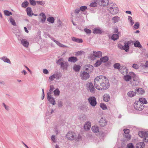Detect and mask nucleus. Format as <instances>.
<instances>
[{
  "label": "nucleus",
  "mask_w": 148,
  "mask_h": 148,
  "mask_svg": "<svg viewBox=\"0 0 148 148\" xmlns=\"http://www.w3.org/2000/svg\"><path fill=\"white\" fill-rule=\"evenodd\" d=\"M94 85L98 90H104L109 87V80L106 76L99 75L96 77L94 79Z\"/></svg>",
  "instance_id": "nucleus-1"
},
{
  "label": "nucleus",
  "mask_w": 148,
  "mask_h": 148,
  "mask_svg": "<svg viewBox=\"0 0 148 148\" xmlns=\"http://www.w3.org/2000/svg\"><path fill=\"white\" fill-rule=\"evenodd\" d=\"M109 12L112 14H116L118 11V8L115 4H112L109 8L108 9Z\"/></svg>",
  "instance_id": "nucleus-2"
},
{
  "label": "nucleus",
  "mask_w": 148,
  "mask_h": 148,
  "mask_svg": "<svg viewBox=\"0 0 148 148\" xmlns=\"http://www.w3.org/2000/svg\"><path fill=\"white\" fill-rule=\"evenodd\" d=\"M66 138L68 140H72L76 138V134L72 132H69L66 134Z\"/></svg>",
  "instance_id": "nucleus-3"
},
{
  "label": "nucleus",
  "mask_w": 148,
  "mask_h": 148,
  "mask_svg": "<svg viewBox=\"0 0 148 148\" xmlns=\"http://www.w3.org/2000/svg\"><path fill=\"white\" fill-rule=\"evenodd\" d=\"M136 75L134 73L132 72H130L129 73V75H125L124 76L123 79L125 80L127 82L129 81L132 78H133V80H135V77Z\"/></svg>",
  "instance_id": "nucleus-4"
},
{
  "label": "nucleus",
  "mask_w": 148,
  "mask_h": 148,
  "mask_svg": "<svg viewBox=\"0 0 148 148\" xmlns=\"http://www.w3.org/2000/svg\"><path fill=\"white\" fill-rule=\"evenodd\" d=\"M57 63L61 65L63 69H66L68 66V64L66 62H64L63 59L62 58L59 59L57 62Z\"/></svg>",
  "instance_id": "nucleus-5"
},
{
  "label": "nucleus",
  "mask_w": 148,
  "mask_h": 148,
  "mask_svg": "<svg viewBox=\"0 0 148 148\" xmlns=\"http://www.w3.org/2000/svg\"><path fill=\"white\" fill-rule=\"evenodd\" d=\"M134 107L136 110H141L144 108L142 103L141 102L138 101L134 103Z\"/></svg>",
  "instance_id": "nucleus-6"
},
{
  "label": "nucleus",
  "mask_w": 148,
  "mask_h": 148,
  "mask_svg": "<svg viewBox=\"0 0 148 148\" xmlns=\"http://www.w3.org/2000/svg\"><path fill=\"white\" fill-rule=\"evenodd\" d=\"M99 125L101 127H103L107 124V122L105 118L101 117L98 121Z\"/></svg>",
  "instance_id": "nucleus-7"
},
{
  "label": "nucleus",
  "mask_w": 148,
  "mask_h": 148,
  "mask_svg": "<svg viewBox=\"0 0 148 148\" xmlns=\"http://www.w3.org/2000/svg\"><path fill=\"white\" fill-rule=\"evenodd\" d=\"M88 101L90 105L95 106L97 104L96 98L95 97H91L89 98Z\"/></svg>",
  "instance_id": "nucleus-8"
},
{
  "label": "nucleus",
  "mask_w": 148,
  "mask_h": 148,
  "mask_svg": "<svg viewBox=\"0 0 148 148\" xmlns=\"http://www.w3.org/2000/svg\"><path fill=\"white\" fill-rule=\"evenodd\" d=\"M81 77L82 79L85 80L88 78L89 77V75L88 73L84 72L81 75Z\"/></svg>",
  "instance_id": "nucleus-9"
},
{
  "label": "nucleus",
  "mask_w": 148,
  "mask_h": 148,
  "mask_svg": "<svg viewBox=\"0 0 148 148\" xmlns=\"http://www.w3.org/2000/svg\"><path fill=\"white\" fill-rule=\"evenodd\" d=\"M47 99L49 101H50V103L53 105H54L55 104V101L54 99L51 97V93L50 92L47 93Z\"/></svg>",
  "instance_id": "nucleus-10"
},
{
  "label": "nucleus",
  "mask_w": 148,
  "mask_h": 148,
  "mask_svg": "<svg viewBox=\"0 0 148 148\" xmlns=\"http://www.w3.org/2000/svg\"><path fill=\"white\" fill-rule=\"evenodd\" d=\"M21 44L25 47H27L29 45V42L26 39H22L21 41Z\"/></svg>",
  "instance_id": "nucleus-11"
},
{
  "label": "nucleus",
  "mask_w": 148,
  "mask_h": 148,
  "mask_svg": "<svg viewBox=\"0 0 148 148\" xmlns=\"http://www.w3.org/2000/svg\"><path fill=\"white\" fill-rule=\"evenodd\" d=\"M148 132L143 131H140L138 133V135L141 137L144 138L147 135Z\"/></svg>",
  "instance_id": "nucleus-12"
},
{
  "label": "nucleus",
  "mask_w": 148,
  "mask_h": 148,
  "mask_svg": "<svg viewBox=\"0 0 148 148\" xmlns=\"http://www.w3.org/2000/svg\"><path fill=\"white\" fill-rule=\"evenodd\" d=\"M88 89L91 92H92L95 90V88L92 83H88L87 84Z\"/></svg>",
  "instance_id": "nucleus-13"
},
{
  "label": "nucleus",
  "mask_w": 148,
  "mask_h": 148,
  "mask_svg": "<svg viewBox=\"0 0 148 148\" xmlns=\"http://www.w3.org/2000/svg\"><path fill=\"white\" fill-rule=\"evenodd\" d=\"M130 44L129 42H125L124 43V45L123 46V50H124L126 52L129 51V45Z\"/></svg>",
  "instance_id": "nucleus-14"
},
{
  "label": "nucleus",
  "mask_w": 148,
  "mask_h": 148,
  "mask_svg": "<svg viewBox=\"0 0 148 148\" xmlns=\"http://www.w3.org/2000/svg\"><path fill=\"white\" fill-rule=\"evenodd\" d=\"M93 55L95 57L100 58L102 56V53L100 51L96 52L94 51L93 52Z\"/></svg>",
  "instance_id": "nucleus-15"
},
{
  "label": "nucleus",
  "mask_w": 148,
  "mask_h": 148,
  "mask_svg": "<svg viewBox=\"0 0 148 148\" xmlns=\"http://www.w3.org/2000/svg\"><path fill=\"white\" fill-rule=\"evenodd\" d=\"M91 127V123L89 121H87L85 123L84 127L85 129L86 130H89Z\"/></svg>",
  "instance_id": "nucleus-16"
},
{
  "label": "nucleus",
  "mask_w": 148,
  "mask_h": 148,
  "mask_svg": "<svg viewBox=\"0 0 148 148\" xmlns=\"http://www.w3.org/2000/svg\"><path fill=\"white\" fill-rule=\"evenodd\" d=\"M110 97L109 95L107 94H105L103 96V99L106 102H108L110 99Z\"/></svg>",
  "instance_id": "nucleus-17"
},
{
  "label": "nucleus",
  "mask_w": 148,
  "mask_h": 148,
  "mask_svg": "<svg viewBox=\"0 0 148 148\" xmlns=\"http://www.w3.org/2000/svg\"><path fill=\"white\" fill-rule=\"evenodd\" d=\"M26 12L27 15L29 16H31L32 15H34V14L32 12L31 8L30 7H28L26 9Z\"/></svg>",
  "instance_id": "nucleus-18"
},
{
  "label": "nucleus",
  "mask_w": 148,
  "mask_h": 148,
  "mask_svg": "<svg viewBox=\"0 0 148 148\" xmlns=\"http://www.w3.org/2000/svg\"><path fill=\"white\" fill-rule=\"evenodd\" d=\"M100 1L101 2V3H100V4L103 6L107 5L109 3L108 0H100Z\"/></svg>",
  "instance_id": "nucleus-19"
},
{
  "label": "nucleus",
  "mask_w": 148,
  "mask_h": 148,
  "mask_svg": "<svg viewBox=\"0 0 148 148\" xmlns=\"http://www.w3.org/2000/svg\"><path fill=\"white\" fill-rule=\"evenodd\" d=\"M143 142H140L137 143L136 145V148H143L145 146Z\"/></svg>",
  "instance_id": "nucleus-20"
},
{
  "label": "nucleus",
  "mask_w": 148,
  "mask_h": 148,
  "mask_svg": "<svg viewBox=\"0 0 148 148\" xmlns=\"http://www.w3.org/2000/svg\"><path fill=\"white\" fill-rule=\"evenodd\" d=\"M92 131L94 132L97 133L99 131V127L96 126H92L91 128Z\"/></svg>",
  "instance_id": "nucleus-21"
},
{
  "label": "nucleus",
  "mask_w": 148,
  "mask_h": 148,
  "mask_svg": "<svg viewBox=\"0 0 148 148\" xmlns=\"http://www.w3.org/2000/svg\"><path fill=\"white\" fill-rule=\"evenodd\" d=\"M71 39L73 41L81 43L82 42H83L82 40V39L77 38L74 37H72Z\"/></svg>",
  "instance_id": "nucleus-22"
},
{
  "label": "nucleus",
  "mask_w": 148,
  "mask_h": 148,
  "mask_svg": "<svg viewBox=\"0 0 148 148\" xmlns=\"http://www.w3.org/2000/svg\"><path fill=\"white\" fill-rule=\"evenodd\" d=\"M77 60L76 57H71L68 59V61L71 62H75Z\"/></svg>",
  "instance_id": "nucleus-23"
},
{
  "label": "nucleus",
  "mask_w": 148,
  "mask_h": 148,
  "mask_svg": "<svg viewBox=\"0 0 148 148\" xmlns=\"http://www.w3.org/2000/svg\"><path fill=\"white\" fill-rule=\"evenodd\" d=\"M1 59L3 60L4 62L10 64L11 62L10 60L5 57H3L1 58Z\"/></svg>",
  "instance_id": "nucleus-24"
},
{
  "label": "nucleus",
  "mask_w": 148,
  "mask_h": 148,
  "mask_svg": "<svg viewBox=\"0 0 148 148\" xmlns=\"http://www.w3.org/2000/svg\"><path fill=\"white\" fill-rule=\"evenodd\" d=\"M102 32L101 30L99 28H95L93 30V33L94 34H101Z\"/></svg>",
  "instance_id": "nucleus-25"
},
{
  "label": "nucleus",
  "mask_w": 148,
  "mask_h": 148,
  "mask_svg": "<svg viewBox=\"0 0 148 148\" xmlns=\"http://www.w3.org/2000/svg\"><path fill=\"white\" fill-rule=\"evenodd\" d=\"M73 69L74 71L76 72L79 71L81 67L80 66L76 64H75L73 66Z\"/></svg>",
  "instance_id": "nucleus-26"
},
{
  "label": "nucleus",
  "mask_w": 148,
  "mask_h": 148,
  "mask_svg": "<svg viewBox=\"0 0 148 148\" xmlns=\"http://www.w3.org/2000/svg\"><path fill=\"white\" fill-rule=\"evenodd\" d=\"M54 41L55 42L56 44L59 47H66V48H68V47L64 45H63L60 42H58V41L54 40Z\"/></svg>",
  "instance_id": "nucleus-27"
},
{
  "label": "nucleus",
  "mask_w": 148,
  "mask_h": 148,
  "mask_svg": "<svg viewBox=\"0 0 148 148\" xmlns=\"http://www.w3.org/2000/svg\"><path fill=\"white\" fill-rule=\"evenodd\" d=\"M136 94V93L132 91H130L127 93V95L130 97H132L134 96Z\"/></svg>",
  "instance_id": "nucleus-28"
},
{
  "label": "nucleus",
  "mask_w": 148,
  "mask_h": 148,
  "mask_svg": "<svg viewBox=\"0 0 148 148\" xmlns=\"http://www.w3.org/2000/svg\"><path fill=\"white\" fill-rule=\"evenodd\" d=\"M141 103L146 104L147 103V102L145 99L143 98H141L139 99V101Z\"/></svg>",
  "instance_id": "nucleus-29"
},
{
  "label": "nucleus",
  "mask_w": 148,
  "mask_h": 148,
  "mask_svg": "<svg viewBox=\"0 0 148 148\" xmlns=\"http://www.w3.org/2000/svg\"><path fill=\"white\" fill-rule=\"evenodd\" d=\"M108 60V58L107 56H105L100 59V60L101 62H105Z\"/></svg>",
  "instance_id": "nucleus-30"
},
{
  "label": "nucleus",
  "mask_w": 148,
  "mask_h": 148,
  "mask_svg": "<svg viewBox=\"0 0 148 148\" xmlns=\"http://www.w3.org/2000/svg\"><path fill=\"white\" fill-rule=\"evenodd\" d=\"M136 91L140 94H142L144 92V90L142 88H139L136 90Z\"/></svg>",
  "instance_id": "nucleus-31"
},
{
  "label": "nucleus",
  "mask_w": 148,
  "mask_h": 148,
  "mask_svg": "<svg viewBox=\"0 0 148 148\" xmlns=\"http://www.w3.org/2000/svg\"><path fill=\"white\" fill-rule=\"evenodd\" d=\"M134 46L138 47H141L142 46L140 42L138 41H136L134 43Z\"/></svg>",
  "instance_id": "nucleus-32"
},
{
  "label": "nucleus",
  "mask_w": 148,
  "mask_h": 148,
  "mask_svg": "<svg viewBox=\"0 0 148 148\" xmlns=\"http://www.w3.org/2000/svg\"><path fill=\"white\" fill-rule=\"evenodd\" d=\"M29 3L26 1H25L22 4L21 6L24 8H25L28 5Z\"/></svg>",
  "instance_id": "nucleus-33"
},
{
  "label": "nucleus",
  "mask_w": 148,
  "mask_h": 148,
  "mask_svg": "<svg viewBox=\"0 0 148 148\" xmlns=\"http://www.w3.org/2000/svg\"><path fill=\"white\" fill-rule=\"evenodd\" d=\"M119 38V35L117 34H114L112 35V39L113 40H115L118 39Z\"/></svg>",
  "instance_id": "nucleus-34"
},
{
  "label": "nucleus",
  "mask_w": 148,
  "mask_h": 148,
  "mask_svg": "<svg viewBox=\"0 0 148 148\" xmlns=\"http://www.w3.org/2000/svg\"><path fill=\"white\" fill-rule=\"evenodd\" d=\"M10 21L11 23L14 26H16V24L15 20L11 16L10 18Z\"/></svg>",
  "instance_id": "nucleus-35"
},
{
  "label": "nucleus",
  "mask_w": 148,
  "mask_h": 148,
  "mask_svg": "<svg viewBox=\"0 0 148 148\" xmlns=\"http://www.w3.org/2000/svg\"><path fill=\"white\" fill-rule=\"evenodd\" d=\"M54 19L53 17H49L47 18V21L51 23H53L54 22Z\"/></svg>",
  "instance_id": "nucleus-36"
},
{
  "label": "nucleus",
  "mask_w": 148,
  "mask_h": 148,
  "mask_svg": "<svg viewBox=\"0 0 148 148\" xmlns=\"http://www.w3.org/2000/svg\"><path fill=\"white\" fill-rule=\"evenodd\" d=\"M120 71L121 73L124 74L125 73V72L127 73L128 72L127 69L125 67L123 69H120Z\"/></svg>",
  "instance_id": "nucleus-37"
},
{
  "label": "nucleus",
  "mask_w": 148,
  "mask_h": 148,
  "mask_svg": "<svg viewBox=\"0 0 148 148\" xmlns=\"http://www.w3.org/2000/svg\"><path fill=\"white\" fill-rule=\"evenodd\" d=\"M57 74H53V75H51V76L49 77V79L51 81L53 80L54 79H55V78H56V77H57Z\"/></svg>",
  "instance_id": "nucleus-38"
},
{
  "label": "nucleus",
  "mask_w": 148,
  "mask_h": 148,
  "mask_svg": "<svg viewBox=\"0 0 148 148\" xmlns=\"http://www.w3.org/2000/svg\"><path fill=\"white\" fill-rule=\"evenodd\" d=\"M112 20L114 23H116L119 20V18L118 16H114L113 17Z\"/></svg>",
  "instance_id": "nucleus-39"
},
{
  "label": "nucleus",
  "mask_w": 148,
  "mask_h": 148,
  "mask_svg": "<svg viewBox=\"0 0 148 148\" xmlns=\"http://www.w3.org/2000/svg\"><path fill=\"white\" fill-rule=\"evenodd\" d=\"M100 107L103 110H106L107 109V107L106 105L103 103H101L100 104Z\"/></svg>",
  "instance_id": "nucleus-40"
},
{
  "label": "nucleus",
  "mask_w": 148,
  "mask_h": 148,
  "mask_svg": "<svg viewBox=\"0 0 148 148\" xmlns=\"http://www.w3.org/2000/svg\"><path fill=\"white\" fill-rule=\"evenodd\" d=\"M114 67L115 69H119L120 68L121 66L119 63H116L114 64Z\"/></svg>",
  "instance_id": "nucleus-41"
},
{
  "label": "nucleus",
  "mask_w": 148,
  "mask_h": 148,
  "mask_svg": "<svg viewBox=\"0 0 148 148\" xmlns=\"http://www.w3.org/2000/svg\"><path fill=\"white\" fill-rule=\"evenodd\" d=\"M101 62L100 60H97L94 66L95 67H97L101 64Z\"/></svg>",
  "instance_id": "nucleus-42"
},
{
  "label": "nucleus",
  "mask_w": 148,
  "mask_h": 148,
  "mask_svg": "<svg viewBox=\"0 0 148 148\" xmlns=\"http://www.w3.org/2000/svg\"><path fill=\"white\" fill-rule=\"evenodd\" d=\"M91 67H92V66L90 65H86L84 67V69L85 70L88 71L90 70L89 68H90Z\"/></svg>",
  "instance_id": "nucleus-43"
},
{
  "label": "nucleus",
  "mask_w": 148,
  "mask_h": 148,
  "mask_svg": "<svg viewBox=\"0 0 148 148\" xmlns=\"http://www.w3.org/2000/svg\"><path fill=\"white\" fill-rule=\"evenodd\" d=\"M4 14L6 16H10V15H12V13L8 10H4Z\"/></svg>",
  "instance_id": "nucleus-44"
},
{
  "label": "nucleus",
  "mask_w": 148,
  "mask_h": 148,
  "mask_svg": "<svg viewBox=\"0 0 148 148\" xmlns=\"http://www.w3.org/2000/svg\"><path fill=\"white\" fill-rule=\"evenodd\" d=\"M54 95L55 96H58L60 94V91L58 89H56L54 91Z\"/></svg>",
  "instance_id": "nucleus-45"
},
{
  "label": "nucleus",
  "mask_w": 148,
  "mask_h": 148,
  "mask_svg": "<svg viewBox=\"0 0 148 148\" xmlns=\"http://www.w3.org/2000/svg\"><path fill=\"white\" fill-rule=\"evenodd\" d=\"M87 8V7L85 6H82L80 7V10L82 11H84Z\"/></svg>",
  "instance_id": "nucleus-46"
},
{
  "label": "nucleus",
  "mask_w": 148,
  "mask_h": 148,
  "mask_svg": "<svg viewBox=\"0 0 148 148\" xmlns=\"http://www.w3.org/2000/svg\"><path fill=\"white\" fill-rule=\"evenodd\" d=\"M127 148H134L133 144L132 143H129L127 145Z\"/></svg>",
  "instance_id": "nucleus-47"
},
{
  "label": "nucleus",
  "mask_w": 148,
  "mask_h": 148,
  "mask_svg": "<svg viewBox=\"0 0 148 148\" xmlns=\"http://www.w3.org/2000/svg\"><path fill=\"white\" fill-rule=\"evenodd\" d=\"M83 51H79L76 53L75 55L76 56H78L79 55H81L83 53H84Z\"/></svg>",
  "instance_id": "nucleus-48"
},
{
  "label": "nucleus",
  "mask_w": 148,
  "mask_h": 148,
  "mask_svg": "<svg viewBox=\"0 0 148 148\" xmlns=\"http://www.w3.org/2000/svg\"><path fill=\"white\" fill-rule=\"evenodd\" d=\"M139 27V24L138 22L136 23L134 26V28L135 29H138Z\"/></svg>",
  "instance_id": "nucleus-49"
},
{
  "label": "nucleus",
  "mask_w": 148,
  "mask_h": 148,
  "mask_svg": "<svg viewBox=\"0 0 148 148\" xmlns=\"http://www.w3.org/2000/svg\"><path fill=\"white\" fill-rule=\"evenodd\" d=\"M132 67L136 69H138L139 68V66L137 64H133Z\"/></svg>",
  "instance_id": "nucleus-50"
},
{
  "label": "nucleus",
  "mask_w": 148,
  "mask_h": 148,
  "mask_svg": "<svg viewBox=\"0 0 148 148\" xmlns=\"http://www.w3.org/2000/svg\"><path fill=\"white\" fill-rule=\"evenodd\" d=\"M36 3L38 4H40L41 5H43L45 3V2L42 1H38L36 2Z\"/></svg>",
  "instance_id": "nucleus-51"
},
{
  "label": "nucleus",
  "mask_w": 148,
  "mask_h": 148,
  "mask_svg": "<svg viewBox=\"0 0 148 148\" xmlns=\"http://www.w3.org/2000/svg\"><path fill=\"white\" fill-rule=\"evenodd\" d=\"M30 4L33 5H35L36 4V1L34 0H29Z\"/></svg>",
  "instance_id": "nucleus-52"
},
{
  "label": "nucleus",
  "mask_w": 148,
  "mask_h": 148,
  "mask_svg": "<svg viewBox=\"0 0 148 148\" xmlns=\"http://www.w3.org/2000/svg\"><path fill=\"white\" fill-rule=\"evenodd\" d=\"M97 5V3L96 2H93L91 3L90 6L92 7H95Z\"/></svg>",
  "instance_id": "nucleus-53"
},
{
  "label": "nucleus",
  "mask_w": 148,
  "mask_h": 148,
  "mask_svg": "<svg viewBox=\"0 0 148 148\" xmlns=\"http://www.w3.org/2000/svg\"><path fill=\"white\" fill-rule=\"evenodd\" d=\"M143 140L145 142H148V133L147 135L143 138Z\"/></svg>",
  "instance_id": "nucleus-54"
},
{
  "label": "nucleus",
  "mask_w": 148,
  "mask_h": 148,
  "mask_svg": "<svg viewBox=\"0 0 148 148\" xmlns=\"http://www.w3.org/2000/svg\"><path fill=\"white\" fill-rule=\"evenodd\" d=\"M84 31L87 34H90L91 32V31L90 29H84Z\"/></svg>",
  "instance_id": "nucleus-55"
},
{
  "label": "nucleus",
  "mask_w": 148,
  "mask_h": 148,
  "mask_svg": "<svg viewBox=\"0 0 148 148\" xmlns=\"http://www.w3.org/2000/svg\"><path fill=\"white\" fill-rule=\"evenodd\" d=\"M123 131L126 134H128L130 132V130L127 129H124Z\"/></svg>",
  "instance_id": "nucleus-56"
},
{
  "label": "nucleus",
  "mask_w": 148,
  "mask_h": 148,
  "mask_svg": "<svg viewBox=\"0 0 148 148\" xmlns=\"http://www.w3.org/2000/svg\"><path fill=\"white\" fill-rule=\"evenodd\" d=\"M125 137L128 140H130L131 138V136L129 134L125 135Z\"/></svg>",
  "instance_id": "nucleus-57"
},
{
  "label": "nucleus",
  "mask_w": 148,
  "mask_h": 148,
  "mask_svg": "<svg viewBox=\"0 0 148 148\" xmlns=\"http://www.w3.org/2000/svg\"><path fill=\"white\" fill-rule=\"evenodd\" d=\"M54 89V87L53 86V85H51L50 86V89L49 90V92H50L51 93V92H52L53 90Z\"/></svg>",
  "instance_id": "nucleus-58"
},
{
  "label": "nucleus",
  "mask_w": 148,
  "mask_h": 148,
  "mask_svg": "<svg viewBox=\"0 0 148 148\" xmlns=\"http://www.w3.org/2000/svg\"><path fill=\"white\" fill-rule=\"evenodd\" d=\"M55 137V136L53 135L52 136L51 138L52 140L54 143L56 142V140Z\"/></svg>",
  "instance_id": "nucleus-59"
},
{
  "label": "nucleus",
  "mask_w": 148,
  "mask_h": 148,
  "mask_svg": "<svg viewBox=\"0 0 148 148\" xmlns=\"http://www.w3.org/2000/svg\"><path fill=\"white\" fill-rule=\"evenodd\" d=\"M40 16H42V18H45L46 16L45 14L43 13H41L40 14Z\"/></svg>",
  "instance_id": "nucleus-60"
},
{
  "label": "nucleus",
  "mask_w": 148,
  "mask_h": 148,
  "mask_svg": "<svg viewBox=\"0 0 148 148\" xmlns=\"http://www.w3.org/2000/svg\"><path fill=\"white\" fill-rule=\"evenodd\" d=\"M43 73L45 74H47L48 73V70L46 69H43Z\"/></svg>",
  "instance_id": "nucleus-61"
},
{
  "label": "nucleus",
  "mask_w": 148,
  "mask_h": 148,
  "mask_svg": "<svg viewBox=\"0 0 148 148\" xmlns=\"http://www.w3.org/2000/svg\"><path fill=\"white\" fill-rule=\"evenodd\" d=\"M118 47L119 48L121 49H123V46H122V45H121L120 44H119L118 45Z\"/></svg>",
  "instance_id": "nucleus-62"
},
{
  "label": "nucleus",
  "mask_w": 148,
  "mask_h": 148,
  "mask_svg": "<svg viewBox=\"0 0 148 148\" xmlns=\"http://www.w3.org/2000/svg\"><path fill=\"white\" fill-rule=\"evenodd\" d=\"M81 138V136L79 135H78L77 137V136L76 135V138L75 139V140H78L79 139H80Z\"/></svg>",
  "instance_id": "nucleus-63"
},
{
  "label": "nucleus",
  "mask_w": 148,
  "mask_h": 148,
  "mask_svg": "<svg viewBox=\"0 0 148 148\" xmlns=\"http://www.w3.org/2000/svg\"><path fill=\"white\" fill-rule=\"evenodd\" d=\"M80 11V10L78 9L75 10V13L76 14H78Z\"/></svg>",
  "instance_id": "nucleus-64"
}]
</instances>
